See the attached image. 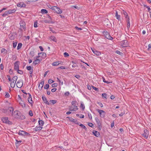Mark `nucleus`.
I'll return each mask as SVG.
<instances>
[{"mask_svg": "<svg viewBox=\"0 0 151 151\" xmlns=\"http://www.w3.org/2000/svg\"><path fill=\"white\" fill-rule=\"evenodd\" d=\"M16 82L12 80L10 83V86L12 88H14V87Z\"/></svg>", "mask_w": 151, "mask_h": 151, "instance_id": "nucleus-23", "label": "nucleus"}, {"mask_svg": "<svg viewBox=\"0 0 151 151\" xmlns=\"http://www.w3.org/2000/svg\"><path fill=\"white\" fill-rule=\"evenodd\" d=\"M127 29H129V27H130V19L129 18H128V20H127Z\"/></svg>", "mask_w": 151, "mask_h": 151, "instance_id": "nucleus-27", "label": "nucleus"}, {"mask_svg": "<svg viewBox=\"0 0 151 151\" xmlns=\"http://www.w3.org/2000/svg\"><path fill=\"white\" fill-rule=\"evenodd\" d=\"M76 102L75 101H73L71 102V104L72 105H76Z\"/></svg>", "mask_w": 151, "mask_h": 151, "instance_id": "nucleus-53", "label": "nucleus"}, {"mask_svg": "<svg viewBox=\"0 0 151 151\" xmlns=\"http://www.w3.org/2000/svg\"><path fill=\"white\" fill-rule=\"evenodd\" d=\"M17 76H14L13 77V78L12 79V80L13 81H14L16 82V81L17 80Z\"/></svg>", "mask_w": 151, "mask_h": 151, "instance_id": "nucleus-35", "label": "nucleus"}, {"mask_svg": "<svg viewBox=\"0 0 151 151\" xmlns=\"http://www.w3.org/2000/svg\"><path fill=\"white\" fill-rule=\"evenodd\" d=\"M14 109L12 107H9L7 110V114L9 115H12V114L13 113Z\"/></svg>", "mask_w": 151, "mask_h": 151, "instance_id": "nucleus-7", "label": "nucleus"}, {"mask_svg": "<svg viewBox=\"0 0 151 151\" xmlns=\"http://www.w3.org/2000/svg\"><path fill=\"white\" fill-rule=\"evenodd\" d=\"M49 87V85L48 84H46L45 86H44V88L45 89H47Z\"/></svg>", "mask_w": 151, "mask_h": 151, "instance_id": "nucleus-49", "label": "nucleus"}, {"mask_svg": "<svg viewBox=\"0 0 151 151\" xmlns=\"http://www.w3.org/2000/svg\"><path fill=\"white\" fill-rule=\"evenodd\" d=\"M44 84V81H42L39 84V86H38L39 88L40 89H41L43 86Z\"/></svg>", "mask_w": 151, "mask_h": 151, "instance_id": "nucleus-25", "label": "nucleus"}, {"mask_svg": "<svg viewBox=\"0 0 151 151\" xmlns=\"http://www.w3.org/2000/svg\"><path fill=\"white\" fill-rule=\"evenodd\" d=\"M51 39L53 41L56 42L57 41L56 39L54 36H51L50 37Z\"/></svg>", "mask_w": 151, "mask_h": 151, "instance_id": "nucleus-30", "label": "nucleus"}, {"mask_svg": "<svg viewBox=\"0 0 151 151\" xmlns=\"http://www.w3.org/2000/svg\"><path fill=\"white\" fill-rule=\"evenodd\" d=\"M54 82V81H53L52 80V79H49L48 81V83L49 84H51Z\"/></svg>", "mask_w": 151, "mask_h": 151, "instance_id": "nucleus-41", "label": "nucleus"}, {"mask_svg": "<svg viewBox=\"0 0 151 151\" xmlns=\"http://www.w3.org/2000/svg\"><path fill=\"white\" fill-rule=\"evenodd\" d=\"M39 48H40V50L41 51H43V49L41 46H40L39 47Z\"/></svg>", "mask_w": 151, "mask_h": 151, "instance_id": "nucleus-61", "label": "nucleus"}, {"mask_svg": "<svg viewBox=\"0 0 151 151\" xmlns=\"http://www.w3.org/2000/svg\"><path fill=\"white\" fill-rule=\"evenodd\" d=\"M37 22H35L34 24V27H37Z\"/></svg>", "mask_w": 151, "mask_h": 151, "instance_id": "nucleus-58", "label": "nucleus"}, {"mask_svg": "<svg viewBox=\"0 0 151 151\" xmlns=\"http://www.w3.org/2000/svg\"><path fill=\"white\" fill-rule=\"evenodd\" d=\"M64 55L65 57H67L69 56L68 54L66 52H65L64 53Z\"/></svg>", "mask_w": 151, "mask_h": 151, "instance_id": "nucleus-47", "label": "nucleus"}, {"mask_svg": "<svg viewBox=\"0 0 151 151\" xmlns=\"http://www.w3.org/2000/svg\"><path fill=\"white\" fill-rule=\"evenodd\" d=\"M51 9L54 10L55 12L58 14H60L62 12V10L56 6H52Z\"/></svg>", "mask_w": 151, "mask_h": 151, "instance_id": "nucleus-1", "label": "nucleus"}, {"mask_svg": "<svg viewBox=\"0 0 151 151\" xmlns=\"http://www.w3.org/2000/svg\"><path fill=\"white\" fill-rule=\"evenodd\" d=\"M122 13L123 14L125 17V18L128 20V18H129V17L128 16L127 13L124 10H123L122 12Z\"/></svg>", "mask_w": 151, "mask_h": 151, "instance_id": "nucleus-18", "label": "nucleus"}, {"mask_svg": "<svg viewBox=\"0 0 151 151\" xmlns=\"http://www.w3.org/2000/svg\"><path fill=\"white\" fill-rule=\"evenodd\" d=\"M116 53L118 54L121 55V54L122 53V52H120L119 50H116Z\"/></svg>", "mask_w": 151, "mask_h": 151, "instance_id": "nucleus-59", "label": "nucleus"}, {"mask_svg": "<svg viewBox=\"0 0 151 151\" xmlns=\"http://www.w3.org/2000/svg\"><path fill=\"white\" fill-rule=\"evenodd\" d=\"M88 125L89 126L91 127H93L94 125L91 123H89L88 124Z\"/></svg>", "mask_w": 151, "mask_h": 151, "instance_id": "nucleus-43", "label": "nucleus"}, {"mask_svg": "<svg viewBox=\"0 0 151 151\" xmlns=\"http://www.w3.org/2000/svg\"><path fill=\"white\" fill-rule=\"evenodd\" d=\"M93 133L94 134V135L97 137H99L100 136V134L99 132L98 131L94 130L93 132Z\"/></svg>", "mask_w": 151, "mask_h": 151, "instance_id": "nucleus-17", "label": "nucleus"}, {"mask_svg": "<svg viewBox=\"0 0 151 151\" xmlns=\"http://www.w3.org/2000/svg\"><path fill=\"white\" fill-rule=\"evenodd\" d=\"M57 89L56 88H54L52 89L51 91L52 92H54L56 91Z\"/></svg>", "mask_w": 151, "mask_h": 151, "instance_id": "nucleus-54", "label": "nucleus"}, {"mask_svg": "<svg viewBox=\"0 0 151 151\" xmlns=\"http://www.w3.org/2000/svg\"><path fill=\"white\" fill-rule=\"evenodd\" d=\"M93 52L96 55L99 56L101 55V53L100 51L96 50L94 49L91 48Z\"/></svg>", "mask_w": 151, "mask_h": 151, "instance_id": "nucleus-13", "label": "nucleus"}, {"mask_svg": "<svg viewBox=\"0 0 151 151\" xmlns=\"http://www.w3.org/2000/svg\"><path fill=\"white\" fill-rule=\"evenodd\" d=\"M26 68L28 70H32V67L31 66H27Z\"/></svg>", "mask_w": 151, "mask_h": 151, "instance_id": "nucleus-40", "label": "nucleus"}, {"mask_svg": "<svg viewBox=\"0 0 151 151\" xmlns=\"http://www.w3.org/2000/svg\"><path fill=\"white\" fill-rule=\"evenodd\" d=\"M38 123L39 125L41 126H43L44 124V122L43 121L41 120H39L38 121Z\"/></svg>", "mask_w": 151, "mask_h": 151, "instance_id": "nucleus-29", "label": "nucleus"}, {"mask_svg": "<svg viewBox=\"0 0 151 151\" xmlns=\"http://www.w3.org/2000/svg\"><path fill=\"white\" fill-rule=\"evenodd\" d=\"M23 85V82L22 80H20L18 81L16 85L17 87L20 88Z\"/></svg>", "mask_w": 151, "mask_h": 151, "instance_id": "nucleus-8", "label": "nucleus"}, {"mask_svg": "<svg viewBox=\"0 0 151 151\" xmlns=\"http://www.w3.org/2000/svg\"><path fill=\"white\" fill-rule=\"evenodd\" d=\"M59 64L60 63L59 61H56L52 63V65L54 66H57L59 65Z\"/></svg>", "mask_w": 151, "mask_h": 151, "instance_id": "nucleus-28", "label": "nucleus"}, {"mask_svg": "<svg viewBox=\"0 0 151 151\" xmlns=\"http://www.w3.org/2000/svg\"><path fill=\"white\" fill-rule=\"evenodd\" d=\"M0 68L1 70H3L4 68V66L3 64H1L0 65Z\"/></svg>", "mask_w": 151, "mask_h": 151, "instance_id": "nucleus-55", "label": "nucleus"}, {"mask_svg": "<svg viewBox=\"0 0 151 151\" xmlns=\"http://www.w3.org/2000/svg\"><path fill=\"white\" fill-rule=\"evenodd\" d=\"M5 49L4 48H2L1 50V53H3L5 50Z\"/></svg>", "mask_w": 151, "mask_h": 151, "instance_id": "nucleus-64", "label": "nucleus"}, {"mask_svg": "<svg viewBox=\"0 0 151 151\" xmlns=\"http://www.w3.org/2000/svg\"><path fill=\"white\" fill-rule=\"evenodd\" d=\"M9 96H10V95H9V93L8 92L6 93V94L5 95V97L9 98Z\"/></svg>", "mask_w": 151, "mask_h": 151, "instance_id": "nucleus-39", "label": "nucleus"}, {"mask_svg": "<svg viewBox=\"0 0 151 151\" xmlns=\"http://www.w3.org/2000/svg\"><path fill=\"white\" fill-rule=\"evenodd\" d=\"M22 44L21 43H19L18 44V46L17 47V49L18 50L20 49L22 47Z\"/></svg>", "mask_w": 151, "mask_h": 151, "instance_id": "nucleus-32", "label": "nucleus"}, {"mask_svg": "<svg viewBox=\"0 0 151 151\" xmlns=\"http://www.w3.org/2000/svg\"><path fill=\"white\" fill-rule=\"evenodd\" d=\"M97 111L99 114L100 116L102 118H104L106 114V113L104 111L101 109H98Z\"/></svg>", "mask_w": 151, "mask_h": 151, "instance_id": "nucleus-4", "label": "nucleus"}, {"mask_svg": "<svg viewBox=\"0 0 151 151\" xmlns=\"http://www.w3.org/2000/svg\"><path fill=\"white\" fill-rule=\"evenodd\" d=\"M80 126L82 128H83V129H86V127L84 125H83V124H81L80 125Z\"/></svg>", "mask_w": 151, "mask_h": 151, "instance_id": "nucleus-44", "label": "nucleus"}, {"mask_svg": "<svg viewBox=\"0 0 151 151\" xmlns=\"http://www.w3.org/2000/svg\"><path fill=\"white\" fill-rule=\"evenodd\" d=\"M49 102L50 103H52L53 104H54L57 102V101L56 100H50Z\"/></svg>", "mask_w": 151, "mask_h": 151, "instance_id": "nucleus-34", "label": "nucleus"}, {"mask_svg": "<svg viewBox=\"0 0 151 151\" xmlns=\"http://www.w3.org/2000/svg\"><path fill=\"white\" fill-rule=\"evenodd\" d=\"M29 114L31 116H33L32 113L31 111H29Z\"/></svg>", "mask_w": 151, "mask_h": 151, "instance_id": "nucleus-62", "label": "nucleus"}, {"mask_svg": "<svg viewBox=\"0 0 151 151\" xmlns=\"http://www.w3.org/2000/svg\"><path fill=\"white\" fill-rule=\"evenodd\" d=\"M102 96L103 97L106 98V93H103L102 94Z\"/></svg>", "mask_w": 151, "mask_h": 151, "instance_id": "nucleus-57", "label": "nucleus"}, {"mask_svg": "<svg viewBox=\"0 0 151 151\" xmlns=\"http://www.w3.org/2000/svg\"><path fill=\"white\" fill-rule=\"evenodd\" d=\"M88 116L90 119H92V116H91V114L90 113H88Z\"/></svg>", "mask_w": 151, "mask_h": 151, "instance_id": "nucleus-52", "label": "nucleus"}, {"mask_svg": "<svg viewBox=\"0 0 151 151\" xmlns=\"http://www.w3.org/2000/svg\"><path fill=\"white\" fill-rule=\"evenodd\" d=\"M17 71L20 74H22L23 73V72L21 70H18V71Z\"/></svg>", "mask_w": 151, "mask_h": 151, "instance_id": "nucleus-56", "label": "nucleus"}, {"mask_svg": "<svg viewBox=\"0 0 151 151\" xmlns=\"http://www.w3.org/2000/svg\"><path fill=\"white\" fill-rule=\"evenodd\" d=\"M144 133L142 134L143 136L145 139H147L149 135V132L148 130H145Z\"/></svg>", "mask_w": 151, "mask_h": 151, "instance_id": "nucleus-11", "label": "nucleus"}, {"mask_svg": "<svg viewBox=\"0 0 151 151\" xmlns=\"http://www.w3.org/2000/svg\"><path fill=\"white\" fill-rule=\"evenodd\" d=\"M1 120L3 122L5 123L9 124H12V122L9 120L8 118L7 117H4L2 118H1Z\"/></svg>", "mask_w": 151, "mask_h": 151, "instance_id": "nucleus-3", "label": "nucleus"}, {"mask_svg": "<svg viewBox=\"0 0 151 151\" xmlns=\"http://www.w3.org/2000/svg\"><path fill=\"white\" fill-rule=\"evenodd\" d=\"M39 57V56H37L36 58H34V59L35 60L33 61V64H34L35 65H36L37 64L39 63L40 62L41 60H42L41 59H37V58Z\"/></svg>", "mask_w": 151, "mask_h": 151, "instance_id": "nucleus-9", "label": "nucleus"}, {"mask_svg": "<svg viewBox=\"0 0 151 151\" xmlns=\"http://www.w3.org/2000/svg\"><path fill=\"white\" fill-rule=\"evenodd\" d=\"M59 68H60V69H65V68L63 66H60V67H59Z\"/></svg>", "mask_w": 151, "mask_h": 151, "instance_id": "nucleus-63", "label": "nucleus"}, {"mask_svg": "<svg viewBox=\"0 0 151 151\" xmlns=\"http://www.w3.org/2000/svg\"><path fill=\"white\" fill-rule=\"evenodd\" d=\"M80 107L82 108L83 110L85 109V106H84V104H83V103H81V105L80 106Z\"/></svg>", "mask_w": 151, "mask_h": 151, "instance_id": "nucleus-36", "label": "nucleus"}, {"mask_svg": "<svg viewBox=\"0 0 151 151\" xmlns=\"http://www.w3.org/2000/svg\"><path fill=\"white\" fill-rule=\"evenodd\" d=\"M29 95V96L28 97V101L29 102L32 104L33 103V101L32 100V96L31 95L28 93Z\"/></svg>", "mask_w": 151, "mask_h": 151, "instance_id": "nucleus-16", "label": "nucleus"}, {"mask_svg": "<svg viewBox=\"0 0 151 151\" xmlns=\"http://www.w3.org/2000/svg\"><path fill=\"white\" fill-rule=\"evenodd\" d=\"M115 16L117 19L119 20H120V15L118 14V13L117 11H116V12Z\"/></svg>", "mask_w": 151, "mask_h": 151, "instance_id": "nucleus-24", "label": "nucleus"}, {"mask_svg": "<svg viewBox=\"0 0 151 151\" xmlns=\"http://www.w3.org/2000/svg\"><path fill=\"white\" fill-rule=\"evenodd\" d=\"M43 22L46 23H51V20L45 19L43 21Z\"/></svg>", "mask_w": 151, "mask_h": 151, "instance_id": "nucleus-31", "label": "nucleus"}, {"mask_svg": "<svg viewBox=\"0 0 151 151\" xmlns=\"http://www.w3.org/2000/svg\"><path fill=\"white\" fill-rule=\"evenodd\" d=\"M70 111H76L78 109V108L77 106L74 105L73 106H71L69 109Z\"/></svg>", "mask_w": 151, "mask_h": 151, "instance_id": "nucleus-12", "label": "nucleus"}, {"mask_svg": "<svg viewBox=\"0 0 151 151\" xmlns=\"http://www.w3.org/2000/svg\"><path fill=\"white\" fill-rule=\"evenodd\" d=\"M42 129V126H36L34 129L35 131H37L40 130Z\"/></svg>", "mask_w": 151, "mask_h": 151, "instance_id": "nucleus-21", "label": "nucleus"}, {"mask_svg": "<svg viewBox=\"0 0 151 151\" xmlns=\"http://www.w3.org/2000/svg\"><path fill=\"white\" fill-rule=\"evenodd\" d=\"M98 104L101 107H103V105L101 103V102H99L98 103Z\"/></svg>", "mask_w": 151, "mask_h": 151, "instance_id": "nucleus-48", "label": "nucleus"}, {"mask_svg": "<svg viewBox=\"0 0 151 151\" xmlns=\"http://www.w3.org/2000/svg\"><path fill=\"white\" fill-rule=\"evenodd\" d=\"M75 29L76 30H82V29L81 28L78 27L77 26L75 27Z\"/></svg>", "mask_w": 151, "mask_h": 151, "instance_id": "nucleus-51", "label": "nucleus"}, {"mask_svg": "<svg viewBox=\"0 0 151 151\" xmlns=\"http://www.w3.org/2000/svg\"><path fill=\"white\" fill-rule=\"evenodd\" d=\"M28 134V133L23 131H20L18 132V134L19 135L22 136H24L26 135H27Z\"/></svg>", "mask_w": 151, "mask_h": 151, "instance_id": "nucleus-15", "label": "nucleus"}, {"mask_svg": "<svg viewBox=\"0 0 151 151\" xmlns=\"http://www.w3.org/2000/svg\"><path fill=\"white\" fill-rule=\"evenodd\" d=\"M30 55L32 57L35 55L34 52L33 51H31L30 53Z\"/></svg>", "mask_w": 151, "mask_h": 151, "instance_id": "nucleus-46", "label": "nucleus"}, {"mask_svg": "<svg viewBox=\"0 0 151 151\" xmlns=\"http://www.w3.org/2000/svg\"><path fill=\"white\" fill-rule=\"evenodd\" d=\"M8 14V13L7 11H6L2 15V16L3 17H5Z\"/></svg>", "mask_w": 151, "mask_h": 151, "instance_id": "nucleus-38", "label": "nucleus"}, {"mask_svg": "<svg viewBox=\"0 0 151 151\" xmlns=\"http://www.w3.org/2000/svg\"><path fill=\"white\" fill-rule=\"evenodd\" d=\"M14 36L13 35H11L9 36V38L11 40H13L14 39Z\"/></svg>", "mask_w": 151, "mask_h": 151, "instance_id": "nucleus-45", "label": "nucleus"}, {"mask_svg": "<svg viewBox=\"0 0 151 151\" xmlns=\"http://www.w3.org/2000/svg\"><path fill=\"white\" fill-rule=\"evenodd\" d=\"M20 114V112L16 110L13 112L12 116L14 118H18L19 117Z\"/></svg>", "mask_w": 151, "mask_h": 151, "instance_id": "nucleus-5", "label": "nucleus"}, {"mask_svg": "<svg viewBox=\"0 0 151 151\" xmlns=\"http://www.w3.org/2000/svg\"><path fill=\"white\" fill-rule=\"evenodd\" d=\"M16 9L15 8L12 9H9L7 11L8 14H12L15 12L16 11Z\"/></svg>", "mask_w": 151, "mask_h": 151, "instance_id": "nucleus-20", "label": "nucleus"}, {"mask_svg": "<svg viewBox=\"0 0 151 151\" xmlns=\"http://www.w3.org/2000/svg\"><path fill=\"white\" fill-rule=\"evenodd\" d=\"M103 34L105 37L108 39L111 40L113 39V37L110 35L109 33L106 31H104Z\"/></svg>", "mask_w": 151, "mask_h": 151, "instance_id": "nucleus-2", "label": "nucleus"}, {"mask_svg": "<svg viewBox=\"0 0 151 151\" xmlns=\"http://www.w3.org/2000/svg\"><path fill=\"white\" fill-rule=\"evenodd\" d=\"M19 104L22 106V107H25V105L23 101L20 100V101L19 102Z\"/></svg>", "mask_w": 151, "mask_h": 151, "instance_id": "nucleus-26", "label": "nucleus"}, {"mask_svg": "<svg viewBox=\"0 0 151 151\" xmlns=\"http://www.w3.org/2000/svg\"><path fill=\"white\" fill-rule=\"evenodd\" d=\"M42 99L44 103H45L46 104H47L48 105H49L50 104V103L48 102V101H47L46 98L45 97L42 96Z\"/></svg>", "mask_w": 151, "mask_h": 151, "instance_id": "nucleus-22", "label": "nucleus"}, {"mask_svg": "<svg viewBox=\"0 0 151 151\" xmlns=\"http://www.w3.org/2000/svg\"><path fill=\"white\" fill-rule=\"evenodd\" d=\"M41 12L43 14H46L47 12V11L45 9H42L41 10Z\"/></svg>", "mask_w": 151, "mask_h": 151, "instance_id": "nucleus-33", "label": "nucleus"}, {"mask_svg": "<svg viewBox=\"0 0 151 151\" xmlns=\"http://www.w3.org/2000/svg\"><path fill=\"white\" fill-rule=\"evenodd\" d=\"M18 7H24L26 6V5L23 2L18 3L17 5Z\"/></svg>", "mask_w": 151, "mask_h": 151, "instance_id": "nucleus-14", "label": "nucleus"}, {"mask_svg": "<svg viewBox=\"0 0 151 151\" xmlns=\"http://www.w3.org/2000/svg\"><path fill=\"white\" fill-rule=\"evenodd\" d=\"M92 87L94 90H95L96 91H98V88H96L93 86H92Z\"/></svg>", "mask_w": 151, "mask_h": 151, "instance_id": "nucleus-60", "label": "nucleus"}, {"mask_svg": "<svg viewBox=\"0 0 151 151\" xmlns=\"http://www.w3.org/2000/svg\"><path fill=\"white\" fill-rule=\"evenodd\" d=\"M120 44L121 46L123 47H125L127 46L128 44L127 43V41L126 40L120 42Z\"/></svg>", "mask_w": 151, "mask_h": 151, "instance_id": "nucleus-10", "label": "nucleus"}, {"mask_svg": "<svg viewBox=\"0 0 151 151\" xmlns=\"http://www.w3.org/2000/svg\"><path fill=\"white\" fill-rule=\"evenodd\" d=\"M95 120L96 122L97 123V124H99V123L100 121L98 118H96Z\"/></svg>", "mask_w": 151, "mask_h": 151, "instance_id": "nucleus-50", "label": "nucleus"}, {"mask_svg": "<svg viewBox=\"0 0 151 151\" xmlns=\"http://www.w3.org/2000/svg\"><path fill=\"white\" fill-rule=\"evenodd\" d=\"M20 29L22 30L23 29L25 28V22L23 21H21L20 22Z\"/></svg>", "mask_w": 151, "mask_h": 151, "instance_id": "nucleus-6", "label": "nucleus"}, {"mask_svg": "<svg viewBox=\"0 0 151 151\" xmlns=\"http://www.w3.org/2000/svg\"><path fill=\"white\" fill-rule=\"evenodd\" d=\"M17 42H14L13 43V47L14 48H15L17 46Z\"/></svg>", "mask_w": 151, "mask_h": 151, "instance_id": "nucleus-37", "label": "nucleus"}, {"mask_svg": "<svg viewBox=\"0 0 151 151\" xmlns=\"http://www.w3.org/2000/svg\"><path fill=\"white\" fill-rule=\"evenodd\" d=\"M14 69L17 71H18L19 70V66L17 62H15L14 64Z\"/></svg>", "mask_w": 151, "mask_h": 151, "instance_id": "nucleus-19", "label": "nucleus"}, {"mask_svg": "<svg viewBox=\"0 0 151 151\" xmlns=\"http://www.w3.org/2000/svg\"><path fill=\"white\" fill-rule=\"evenodd\" d=\"M57 86V83H53L52 84V87H56Z\"/></svg>", "mask_w": 151, "mask_h": 151, "instance_id": "nucleus-42", "label": "nucleus"}]
</instances>
